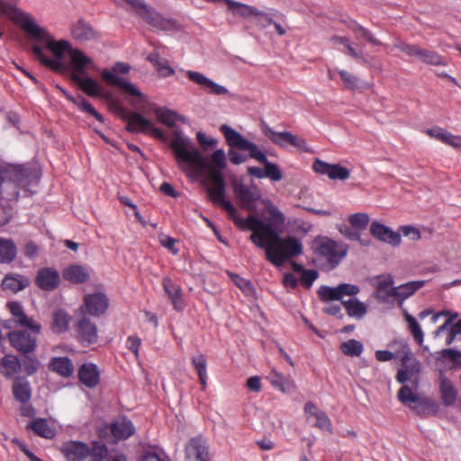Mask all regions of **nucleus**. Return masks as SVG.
<instances>
[{
	"instance_id": "b1692460",
	"label": "nucleus",
	"mask_w": 461,
	"mask_h": 461,
	"mask_svg": "<svg viewBox=\"0 0 461 461\" xmlns=\"http://www.w3.org/2000/svg\"><path fill=\"white\" fill-rule=\"evenodd\" d=\"M185 457L187 461H209L205 440L202 438H192L185 447Z\"/></svg>"
},
{
	"instance_id": "8fccbe9b",
	"label": "nucleus",
	"mask_w": 461,
	"mask_h": 461,
	"mask_svg": "<svg viewBox=\"0 0 461 461\" xmlns=\"http://www.w3.org/2000/svg\"><path fill=\"white\" fill-rule=\"evenodd\" d=\"M35 434L45 438H52L55 436V429L51 428L45 419H36L28 425Z\"/></svg>"
},
{
	"instance_id": "13d9d810",
	"label": "nucleus",
	"mask_w": 461,
	"mask_h": 461,
	"mask_svg": "<svg viewBox=\"0 0 461 461\" xmlns=\"http://www.w3.org/2000/svg\"><path fill=\"white\" fill-rule=\"evenodd\" d=\"M109 455L108 449L104 444L99 442H94L92 447H90V455L93 457V461H102L107 458Z\"/></svg>"
},
{
	"instance_id": "4468645a",
	"label": "nucleus",
	"mask_w": 461,
	"mask_h": 461,
	"mask_svg": "<svg viewBox=\"0 0 461 461\" xmlns=\"http://www.w3.org/2000/svg\"><path fill=\"white\" fill-rule=\"evenodd\" d=\"M393 278L391 276H376L371 279L375 287L374 297L384 303H392L395 298V287H393Z\"/></svg>"
},
{
	"instance_id": "e2e57ef3",
	"label": "nucleus",
	"mask_w": 461,
	"mask_h": 461,
	"mask_svg": "<svg viewBox=\"0 0 461 461\" xmlns=\"http://www.w3.org/2000/svg\"><path fill=\"white\" fill-rule=\"evenodd\" d=\"M39 366L40 362L36 357H26L22 366H23L25 373L31 375L37 372Z\"/></svg>"
},
{
	"instance_id": "c9c22d12",
	"label": "nucleus",
	"mask_w": 461,
	"mask_h": 461,
	"mask_svg": "<svg viewBox=\"0 0 461 461\" xmlns=\"http://www.w3.org/2000/svg\"><path fill=\"white\" fill-rule=\"evenodd\" d=\"M339 74L345 87L348 89L353 91H364L371 87V85L368 82L352 75L347 70H339Z\"/></svg>"
},
{
	"instance_id": "603ef678",
	"label": "nucleus",
	"mask_w": 461,
	"mask_h": 461,
	"mask_svg": "<svg viewBox=\"0 0 461 461\" xmlns=\"http://www.w3.org/2000/svg\"><path fill=\"white\" fill-rule=\"evenodd\" d=\"M350 30L355 33L357 39H365L368 42L373 45L379 46L381 45V41H378L374 34L366 28L361 26L360 24L354 23L350 26Z\"/></svg>"
},
{
	"instance_id": "7c9ffc66",
	"label": "nucleus",
	"mask_w": 461,
	"mask_h": 461,
	"mask_svg": "<svg viewBox=\"0 0 461 461\" xmlns=\"http://www.w3.org/2000/svg\"><path fill=\"white\" fill-rule=\"evenodd\" d=\"M30 285L29 278L21 275L9 274L2 281V288L5 292L15 294Z\"/></svg>"
},
{
	"instance_id": "6e6d98bb",
	"label": "nucleus",
	"mask_w": 461,
	"mask_h": 461,
	"mask_svg": "<svg viewBox=\"0 0 461 461\" xmlns=\"http://www.w3.org/2000/svg\"><path fill=\"white\" fill-rule=\"evenodd\" d=\"M405 321L408 323L409 330L411 332V334L413 335L415 340L419 344H421L423 342L424 334H423V331H422L420 324L416 321V319L413 316H411V314L406 313Z\"/></svg>"
},
{
	"instance_id": "58836bf2",
	"label": "nucleus",
	"mask_w": 461,
	"mask_h": 461,
	"mask_svg": "<svg viewBox=\"0 0 461 461\" xmlns=\"http://www.w3.org/2000/svg\"><path fill=\"white\" fill-rule=\"evenodd\" d=\"M13 393L15 400L26 403L32 397L30 383L25 378H16L14 382Z\"/></svg>"
},
{
	"instance_id": "864d4df0",
	"label": "nucleus",
	"mask_w": 461,
	"mask_h": 461,
	"mask_svg": "<svg viewBox=\"0 0 461 461\" xmlns=\"http://www.w3.org/2000/svg\"><path fill=\"white\" fill-rule=\"evenodd\" d=\"M363 344L357 339H348L340 345L342 353L348 357H359L363 352Z\"/></svg>"
},
{
	"instance_id": "de8ad7c7",
	"label": "nucleus",
	"mask_w": 461,
	"mask_h": 461,
	"mask_svg": "<svg viewBox=\"0 0 461 461\" xmlns=\"http://www.w3.org/2000/svg\"><path fill=\"white\" fill-rule=\"evenodd\" d=\"M271 384L283 393H288L293 388V383L288 376L272 370L267 376Z\"/></svg>"
},
{
	"instance_id": "ddd939ff",
	"label": "nucleus",
	"mask_w": 461,
	"mask_h": 461,
	"mask_svg": "<svg viewBox=\"0 0 461 461\" xmlns=\"http://www.w3.org/2000/svg\"><path fill=\"white\" fill-rule=\"evenodd\" d=\"M359 286L352 284L342 283L336 287H330L328 285H321L319 288L318 294L321 301H341L345 295L355 296L359 294Z\"/></svg>"
},
{
	"instance_id": "a878e982",
	"label": "nucleus",
	"mask_w": 461,
	"mask_h": 461,
	"mask_svg": "<svg viewBox=\"0 0 461 461\" xmlns=\"http://www.w3.org/2000/svg\"><path fill=\"white\" fill-rule=\"evenodd\" d=\"M439 393L442 402L445 406H452L457 399V390L452 381L440 372L439 374Z\"/></svg>"
},
{
	"instance_id": "2f4dec72",
	"label": "nucleus",
	"mask_w": 461,
	"mask_h": 461,
	"mask_svg": "<svg viewBox=\"0 0 461 461\" xmlns=\"http://www.w3.org/2000/svg\"><path fill=\"white\" fill-rule=\"evenodd\" d=\"M71 79L86 95L90 96H98L101 94V87L98 83L89 77H82L77 73H71Z\"/></svg>"
},
{
	"instance_id": "1a4fd4ad",
	"label": "nucleus",
	"mask_w": 461,
	"mask_h": 461,
	"mask_svg": "<svg viewBox=\"0 0 461 461\" xmlns=\"http://www.w3.org/2000/svg\"><path fill=\"white\" fill-rule=\"evenodd\" d=\"M0 14L19 25L31 39L44 34L43 28L36 23L32 16L15 5L0 0Z\"/></svg>"
},
{
	"instance_id": "473e14b6",
	"label": "nucleus",
	"mask_w": 461,
	"mask_h": 461,
	"mask_svg": "<svg viewBox=\"0 0 461 461\" xmlns=\"http://www.w3.org/2000/svg\"><path fill=\"white\" fill-rule=\"evenodd\" d=\"M411 410L420 417H428L436 415L439 411V405L430 398H419Z\"/></svg>"
},
{
	"instance_id": "49530a36",
	"label": "nucleus",
	"mask_w": 461,
	"mask_h": 461,
	"mask_svg": "<svg viewBox=\"0 0 461 461\" xmlns=\"http://www.w3.org/2000/svg\"><path fill=\"white\" fill-rule=\"evenodd\" d=\"M261 130L263 133L270 139L272 142L280 146L286 147L289 144V135H291L290 131H282L277 132L271 129L265 122L261 123Z\"/></svg>"
},
{
	"instance_id": "393cba45",
	"label": "nucleus",
	"mask_w": 461,
	"mask_h": 461,
	"mask_svg": "<svg viewBox=\"0 0 461 461\" xmlns=\"http://www.w3.org/2000/svg\"><path fill=\"white\" fill-rule=\"evenodd\" d=\"M308 421L323 430H330L331 423L324 411L318 409L312 402H307L304 406Z\"/></svg>"
},
{
	"instance_id": "680f3d73",
	"label": "nucleus",
	"mask_w": 461,
	"mask_h": 461,
	"mask_svg": "<svg viewBox=\"0 0 461 461\" xmlns=\"http://www.w3.org/2000/svg\"><path fill=\"white\" fill-rule=\"evenodd\" d=\"M161 246L167 249L173 255L178 253V249L176 248V240L167 235L162 234L158 237Z\"/></svg>"
},
{
	"instance_id": "f8f14e48",
	"label": "nucleus",
	"mask_w": 461,
	"mask_h": 461,
	"mask_svg": "<svg viewBox=\"0 0 461 461\" xmlns=\"http://www.w3.org/2000/svg\"><path fill=\"white\" fill-rule=\"evenodd\" d=\"M396 357L400 358L402 366V368L397 373V381L403 384L419 372L420 365L407 345L402 346L401 349L397 351Z\"/></svg>"
},
{
	"instance_id": "5fc2aeb1",
	"label": "nucleus",
	"mask_w": 461,
	"mask_h": 461,
	"mask_svg": "<svg viewBox=\"0 0 461 461\" xmlns=\"http://www.w3.org/2000/svg\"><path fill=\"white\" fill-rule=\"evenodd\" d=\"M420 397L414 394L411 389L403 385L398 392V399L399 401L404 404L405 406L411 409V407L415 404Z\"/></svg>"
},
{
	"instance_id": "39448f33",
	"label": "nucleus",
	"mask_w": 461,
	"mask_h": 461,
	"mask_svg": "<svg viewBox=\"0 0 461 461\" xmlns=\"http://www.w3.org/2000/svg\"><path fill=\"white\" fill-rule=\"evenodd\" d=\"M221 131L224 134V137L226 138V140L230 147L249 151L250 158L264 164L265 177H267L276 182L282 179L283 175L278 166L268 161L267 156L258 149L255 143L249 141L240 133L226 124L221 126Z\"/></svg>"
},
{
	"instance_id": "f704fd0d",
	"label": "nucleus",
	"mask_w": 461,
	"mask_h": 461,
	"mask_svg": "<svg viewBox=\"0 0 461 461\" xmlns=\"http://www.w3.org/2000/svg\"><path fill=\"white\" fill-rule=\"evenodd\" d=\"M78 376L81 383L89 388L96 386L99 382V374L94 364H84L79 369Z\"/></svg>"
},
{
	"instance_id": "3c124183",
	"label": "nucleus",
	"mask_w": 461,
	"mask_h": 461,
	"mask_svg": "<svg viewBox=\"0 0 461 461\" xmlns=\"http://www.w3.org/2000/svg\"><path fill=\"white\" fill-rule=\"evenodd\" d=\"M416 58L420 61L429 65L438 66L443 63V59L437 52L420 48L418 49Z\"/></svg>"
},
{
	"instance_id": "ea45409f",
	"label": "nucleus",
	"mask_w": 461,
	"mask_h": 461,
	"mask_svg": "<svg viewBox=\"0 0 461 461\" xmlns=\"http://www.w3.org/2000/svg\"><path fill=\"white\" fill-rule=\"evenodd\" d=\"M71 33L76 40L81 41L92 40L96 34L90 24L83 20H79L74 24Z\"/></svg>"
},
{
	"instance_id": "f3484780",
	"label": "nucleus",
	"mask_w": 461,
	"mask_h": 461,
	"mask_svg": "<svg viewBox=\"0 0 461 461\" xmlns=\"http://www.w3.org/2000/svg\"><path fill=\"white\" fill-rule=\"evenodd\" d=\"M77 337L80 343L89 346L97 342L98 330L95 323H94L86 316H83L77 324Z\"/></svg>"
},
{
	"instance_id": "e433bc0d",
	"label": "nucleus",
	"mask_w": 461,
	"mask_h": 461,
	"mask_svg": "<svg viewBox=\"0 0 461 461\" xmlns=\"http://www.w3.org/2000/svg\"><path fill=\"white\" fill-rule=\"evenodd\" d=\"M147 59L156 68L160 77H167L175 74V70L170 67L168 60L160 57L158 52L149 53Z\"/></svg>"
},
{
	"instance_id": "69168bd1",
	"label": "nucleus",
	"mask_w": 461,
	"mask_h": 461,
	"mask_svg": "<svg viewBox=\"0 0 461 461\" xmlns=\"http://www.w3.org/2000/svg\"><path fill=\"white\" fill-rule=\"evenodd\" d=\"M442 357H448L456 366H461V351L456 348H446L439 352Z\"/></svg>"
},
{
	"instance_id": "0eeeda50",
	"label": "nucleus",
	"mask_w": 461,
	"mask_h": 461,
	"mask_svg": "<svg viewBox=\"0 0 461 461\" xmlns=\"http://www.w3.org/2000/svg\"><path fill=\"white\" fill-rule=\"evenodd\" d=\"M315 260L330 269L335 268L346 257L348 248L341 242H337L327 237L315 239L312 242Z\"/></svg>"
},
{
	"instance_id": "c756f323",
	"label": "nucleus",
	"mask_w": 461,
	"mask_h": 461,
	"mask_svg": "<svg viewBox=\"0 0 461 461\" xmlns=\"http://www.w3.org/2000/svg\"><path fill=\"white\" fill-rule=\"evenodd\" d=\"M163 288L171 300L174 308L177 311L183 310L184 303L182 301L181 287L175 284L169 277H164L162 281Z\"/></svg>"
},
{
	"instance_id": "7ed1b4c3",
	"label": "nucleus",
	"mask_w": 461,
	"mask_h": 461,
	"mask_svg": "<svg viewBox=\"0 0 461 461\" xmlns=\"http://www.w3.org/2000/svg\"><path fill=\"white\" fill-rule=\"evenodd\" d=\"M43 32L40 37L32 38L35 41L32 47L34 58L51 70L61 72L67 68L63 59L68 54L72 73L84 74L85 68L92 63V59L82 50L73 49L68 41H56L44 28Z\"/></svg>"
},
{
	"instance_id": "4c0bfd02",
	"label": "nucleus",
	"mask_w": 461,
	"mask_h": 461,
	"mask_svg": "<svg viewBox=\"0 0 461 461\" xmlns=\"http://www.w3.org/2000/svg\"><path fill=\"white\" fill-rule=\"evenodd\" d=\"M262 203L265 207V212L267 213V224L272 226V229L275 230V227L281 226L285 221V217L284 213L268 199H265L262 201ZM267 224V222H265Z\"/></svg>"
},
{
	"instance_id": "6ab92c4d",
	"label": "nucleus",
	"mask_w": 461,
	"mask_h": 461,
	"mask_svg": "<svg viewBox=\"0 0 461 461\" xmlns=\"http://www.w3.org/2000/svg\"><path fill=\"white\" fill-rule=\"evenodd\" d=\"M67 461H84L90 455V447L81 441H68L61 447Z\"/></svg>"
},
{
	"instance_id": "cd10ccee",
	"label": "nucleus",
	"mask_w": 461,
	"mask_h": 461,
	"mask_svg": "<svg viewBox=\"0 0 461 461\" xmlns=\"http://www.w3.org/2000/svg\"><path fill=\"white\" fill-rule=\"evenodd\" d=\"M63 278L73 284H83L90 278L88 269L81 265H71L63 270Z\"/></svg>"
},
{
	"instance_id": "774afa93",
	"label": "nucleus",
	"mask_w": 461,
	"mask_h": 461,
	"mask_svg": "<svg viewBox=\"0 0 461 461\" xmlns=\"http://www.w3.org/2000/svg\"><path fill=\"white\" fill-rule=\"evenodd\" d=\"M141 340L137 336H129L126 340V348L131 350L135 357L139 356V348L140 346Z\"/></svg>"
},
{
	"instance_id": "0e129e2a",
	"label": "nucleus",
	"mask_w": 461,
	"mask_h": 461,
	"mask_svg": "<svg viewBox=\"0 0 461 461\" xmlns=\"http://www.w3.org/2000/svg\"><path fill=\"white\" fill-rule=\"evenodd\" d=\"M442 142L455 148H461V137L453 135L447 131H444L442 137L439 139Z\"/></svg>"
},
{
	"instance_id": "f03ea898",
	"label": "nucleus",
	"mask_w": 461,
	"mask_h": 461,
	"mask_svg": "<svg viewBox=\"0 0 461 461\" xmlns=\"http://www.w3.org/2000/svg\"><path fill=\"white\" fill-rule=\"evenodd\" d=\"M232 220L239 228L252 230L250 240L265 249L267 259L276 267H282L286 260L303 253V247L299 239L294 236L280 237L271 225L254 215L247 219L237 215Z\"/></svg>"
},
{
	"instance_id": "c03bdc74",
	"label": "nucleus",
	"mask_w": 461,
	"mask_h": 461,
	"mask_svg": "<svg viewBox=\"0 0 461 461\" xmlns=\"http://www.w3.org/2000/svg\"><path fill=\"white\" fill-rule=\"evenodd\" d=\"M71 317L64 310H57L53 313L51 329L55 333H63L68 330Z\"/></svg>"
},
{
	"instance_id": "a18cd8bd",
	"label": "nucleus",
	"mask_w": 461,
	"mask_h": 461,
	"mask_svg": "<svg viewBox=\"0 0 461 461\" xmlns=\"http://www.w3.org/2000/svg\"><path fill=\"white\" fill-rule=\"evenodd\" d=\"M342 304L350 317L361 319L367 312V306L357 298L342 301Z\"/></svg>"
},
{
	"instance_id": "423d86ee",
	"label": "nucleus",
	"mask_w": 461,
	"mask_h": 461,
	"mask_svg": "<svg viewBox=\"0 0 461 461\" xmlns=\"http://www.w3.org/2000/svg\"><path fill=\"white\" fill-rule=\"evenodd\" d=\"M131 70V66L125 62H117L113 68V71L104 69L102 77L110 86H117L128 95V100L135 110L144 109L143 104L147 103L145 95L135 85L128 80L118 77L117 73L127 74Z\"/></svg>"
},
{
	"instance_id": "dca6fc26",
	"label": "nucleus",
	"mask_w": 461,
	"mask_h": 461,
	"mask_svg": "<svg viewBox=\"0 0 461 461\" xmlns=\"http://www.w3.org/2000/svg\"><path fill=\"white\" fill-rule=\"evenodd\" d=\"M26 330H14L9 332L8 339L11 345L19 352L28 354L34 351L37 346V335Z\"/></svg>"
},
{
	"instance_id": "37998d69",
	"label": "nucleus",
	"mask_w": 461,
	"mask_h": 461,
	"mask_svg": "<svg viewBox=\"0 0 461 461\" xmlns=\"http://www.w3.org/2000/svg\"><path fill=\"white\" fill-rule=\"evenodd\" d=\"M226 5L235 16L249 18L259 14L258 9L234 0H226Z\"/></svg>"
},
{
	"instance_id": "f257e3e1",
	"label": "nucleus",
	"mask_w": 461,
	"mask_h": 461,
	"mask_svg": "<svg viewBox=\"0 0 461 461\" xmlns=\"http://www.w3.org/2000/svg\"><path fill=\"white\" fill-rule=\"evenodd\" d=\"M170 148L177 167L186 176L195 180L203 175L207 176L211 185L206 192L211 202L223 208L231 219L239 215L234 205L225 199L226 185L222 169L226 167V155L223 149L215 150L209 163L192 140L179 130L172 132Z\"/></svg>"
},
{
	"instance_id": "338daca9",
	"label": "nucleus",
	"mask_w": 461,
	"mask_h": 461,
	"mask_svg": "<svg viewBox=\"0 0 461 461\" xmlns=\"http://www.w3.org/2000/svg\"><path fill=\"white\" fill-rule=\"evenodd\" d=\"M196 139L198 143L204 149L212 148L217 144L215 139L208 137L205 133L202 131L197 132Z\"/></svg>"
},
{
	"instance_id": "20e7f679",
	"label": "nucleus",
	"mask_w": 461,
	"mask_h": 461,
	"mask_svg": "<svg viewBox=\"0 0 461 461\" xmlns=\"http://www.w3.org/2000/svg\"><path fill=\"white\" fill-rule=\"evenodd\" d=\"M38 173L23 166H13L0 160V194L6 200H16L20 189L33 193L39 182Z\"/></svg>"
},
{
	"instance_id": "a211bd4d",
	"label": "nucleus",
	"mask_w": 461,
	"mask_h": 461,
	"mask_svg": "<svg viewBox=\"0 0 461 461\" xmlns=\"http://www.w3.org/2000/svg\"><path fill=\"white\" fill-rule=\"evenodd\" d=\"M313 170L321 175H327L333 180H346L349 177V171L339 164H329L316 159L312 164Z\"/></svg>"
},
{
	"instance_id": "6e6552de",
	"label": "nucleus",
	"mask_w": 461,
	"mask_h": 461,
	"mask_svg": "<svg viewBox=\"0 0 461 461\" xmlns=\"http://www.w3.org/2000/svg\"><path fill=\"white\" fill-rule=\"evenodd\" d=\"M114 111L127 122L126 129L128 131L131 133L149 131L153 137L160 140H166L164 132L158 128H156L151 120L144 117L140 113L141 111L137 110L138 112H131L117 104H114Z\"/></svg>"
},
{
	"instance_id": "bf43d9fd",
	"label": "nucleus",
	"mask_w": 461,
	"mask_h": 461,
	"mask_svg": "<svg viewBox=\"0 0 461 461\" xmlns=\"http://www.w3.org/2000/svg\"><path fill=\"white\" fill-rule=\"evenodd\" d=\"M318 272L314 269H305L301 275V283L306 288H310L318 278Z\"/></svg>"
},
{
	"instance_id": "9d476101",
	"label": "nucleus",
	"mask_w": 461,
	"mask_h": 461,
	"mask_svg": "<svg viewBox=\"0 0 461 461\" xmlns=\"http://www.w3.org/2000/svg\"><path fill=\"white\" fill-rule=\"evenodd\" d=\"M134 12L147 23L157 30L175 31L178 30V23L173 19L164 18L154 8L148 5L143 0H123Z\"/></svg>"
},
{
	"instance_id": "5701e85b",
	"label": "nucleus",
	"mask_w": 461,
	"mask_h": 461,
	"mask_svg": "<svg viewBox=\"0 0 461 461\" xmlns=\"http://www.w3.org/2000/svg\"><path fill=\"white\" fill-rule=\"evenodd\" d=\"M60 283L59 273L51 267L41 268L35 277V284L42 290L53 291Z\"/></svg>"
},
{
	"instance_id": "bb28decb",
	"label": "nucleus",
	"mask_w": 461,
	"mask_h": 461,
	"mask_svg": "<svg viewBox=\"0 0 461 461\" xmlns=\"http://www.w3.org/2000/svg\"><path fill=\"white\" fill-rule=\"evenodd\" d=\"M7 306L11 313L16 318V322L18 324L29 328L32 332H34L35 334H39L41 332V325L35 323L32 319L27 317L21 303L17 302H10Z\"/></svg>"
},
{
	"instance_id": "2eb2a0df",
	"label": "nucleus",
	"mask_w": 461,
	"mask_h": 461,
	"mask_svg": "<svg viewBox=\"0 0 461 461\" xmlns=\"http://www.w3.org/2000/svg\"><path fill=\"white\" fill-rule=\"evenodd\" d=\"M185 73L190 81L201 86L208 95H227L230 94L229 90L224 86L214 82L201 72L186 70Z\"/></svg>"
},
{
	"instance_id": "4be33fe9",
	"label": "nucleus",
	"mask_w": 461,
	"mask_h": 461,
	"mask_svg": "<svg viewBox=\"0 0 461 461\" xmlns=\"http://www.w3.org/2000/svg\"><path fill=\"white\" fill-rule=\"evenodd\" d=\"M84 303L86 312L95 317L104 314L109 305L108 299L103 293L86 294L84 298Z\"/></svg>"
},
{
	"instance_id": "a19ab883",
	"label": "nucleus",
	"mask_w": 461,
	"mask_h": 461,
	"mask_svg": "<svg viewBox=\"0 0 461 461\" xmlns=\"http://www.w3.org/2000/svg\"><path fill=\"white\" fill-rule=\"evenodd\" d=\"M17 249L10 239L0 238V263L6 264L14 260Z\"/></svg>"
},
{
	"instance_id": "9b49d317",
	"label": "nucleus",
	"mask_w": 461,
	"mask_h": 461,
	"mask_svg": "<svg viewBox=\"0 0 461 461\" xmlns=\"http://www.w3.org/2000/svg\"><path fill=\"white\" fill-rule=\"evenodd\" d=\"M232 185L240 206L249 212H255L257 209L256 203L261 197L259 189L254 185H246L237 179L232 182Z\"/></svg>"
},
{
	"instance_id": "412c9836",
	"label": "nucleus",
	"mask_w": 461,
	"mask_h": 461,
	"mask_svg": "<svg viewBox=\"0 0 461 461\" xmlns=\"http://www.w3.org/2000/svg\"><path fill=\"white\" fill-rule=\"evenodd\" d=\"M142 105L144 106V109L141 110L142 113H145L147 109L152 110L158 120L169 127H174L177 121L185 122V118L183 115L165 107L156 106L154 104L149 103L148 99L147 103Z\"/></svg>"
},
{
	"instance_id": "c85d7f7f",
	"label": "nucleus",
	"mask_w": 461,
	"mask_h": 461,
	"mask_svg": "<svg viewBox=\"0 0 461 461\" xmlns=\"http://www.w3.org/2000/svg\"><path fill=\"white\" fill-rule=\"evenodd\" d=\"M111 431L118 440L126 439L134 433L135 428L130 420L120 417L113 422Z\"/></svg>"
},
{
	"instance_id": "aec40b11",
	"label": "nucleus",
	"mask_w": 461,
	"mask_h": 461,
	"mask_svg": "<svg viewBox=\"0 0 461 461\" xmlns=\"http://www.w3.org/2000/svg\"><path fill=\"white\" fill-rule=\"evenodd\" d=\"M370 233L376 240L394 247L399 246L402 240L399 232L393 231L391 228L375 221L370 225Z\"/></svg>"
},
{
	"instance_id": "09e8293b",
	"label": "nucleus",
	"mask_w": 461,
	"mask_h": 461,
	"mask_svg": "<svg viewBox=\"0 0 461 461\" xmlns=\"http://www.w3.org/2000/svg\"><path fill=\"white\" fill-rule=\"evenodd\" d=\"M424 281H411L395 287V298L404 301L424 285Z\"/></svg>"
},
{
	"instance_id": "79ce46f5",
	"label": "nucleus",
	"mask_w": 461,
	"mask_h": 461,
	"mask_svg": "<svg viewBox=\"0 0 461 461\" xmlns=\"http://www.w3.org/2000/svg\"><path fill=\"white\" fill-rule=\"evenodd\" d=\"M50 367L61 376L68 377L73 374L74 366L68 357H53L50 363Z\"/></svg>"
},
{
	"instance_id": "72a5a7b5",
	"label": "nucleus",
	"mask_w": 461,
	"mask_h": 461,
	"mask_svg": "<svg viewBox=\"0 0 461 461\" xmlns=\"http://www.w3.org/2000/svg\"><path fill=\"white\" fill-rule=\"evenodd\" d=\"M21 369L22 364L14 355H6L0 360V372L8 378L14 377Z\"/></svg>"
},
{
	"instance_id": "4d7b16f0",
	"label": "nucleus",
	"mask_w": 461,
	"mask_h": 461,
	"mask_svg": "<svg viewBox=\"0 0 461 461\" xmlns=\"http://www.w3.org/2000/svg\"><path fill=\"white\" fill-rule=\"evenodd\" d=\"M370 218L368 214L364 212L354 213L348 218L350 225L357 230H365L367 227Z\"/></svg>"
},
{
	"instance_id": "052dcab7",
	"label": "nucleus",
	"mask_w": 461,
	"mask_h": 461,
	"mask_svg": "<svg viewBox=\"0 0 461 461\" xmlns=\"http://www.w3.org/2000/svg\"><path fill=\"white\" fill-rule=\"evenodd\" d=\"M192 363L198 375H203L207 373V363L203 354L192 357Z\"/></svg>"
}]
</instances>
